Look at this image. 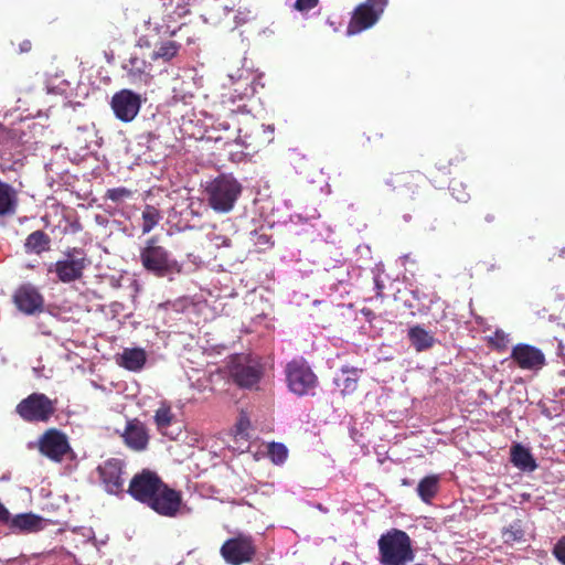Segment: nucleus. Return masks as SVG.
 <instances>
[{
  "label": "nucleus",
  "mask_w": 565,
  "mask_h": 565,
  "mask_svg": "<svg viewBox=\"0 0 565 565\" xmlns=\"http://www.w3.org/2000/svg\"><path fill=\"white\" fill-rule=\"evenodd\" d=\"M120 360V365L122 367L128 371L138 372L145 366L147 355L143 349H125Z\"/></svg>",
  "instance_id": "5701e85b"
},
{
  "label": "nucleus",
  "mask_w": 565,
  "mask_h": 565,
  "mask_svg": "<svg viewBox=\"0 0 565 565\" xmlns=\"http://www.w3.org/2000/svg\"><path fill=\"white\" fill-rule=\"evenodd\" d=\"M57 399L44 393H31L15 406V413L25 423H47L55 415Z\"/></svg>",
  "instance_id": "39448f33"
},
{
  "label": "nucleus",
  "mask_w": 565,
  "mask_h": 565,
  "mask_svg": "<svg viewBox=\"0 0 565 565\" xmlns=\"http://www.w3.org/2000/svg\"><path fill=\"white\" fill-rule=\"evenodd\" d=\"M124 68L127 71L128 76L136 81L149 74L150 64L142 57L131 55Z\"/></svg>",
  "instance_id": "c85d7f7f"
},
{
  "label": "nucleus",
  "mask_w": 565,
  "mask_h": 565,
  "mask_svg": "<svg viewBox=\"0 0 565 565\" xmlns=\"http://www.w3.org/2000/svg\"><path fill=\"white\" fill-rule=\"evenodd\" d=\"M385 183L403 198L415 200L426 184V178L418 171H403L391 175Z\"/></svg>",
  "instance_id": "9d476101"
},
{
  "label": "nucleus",
  "mask_w": 565,
  "mask_h": 565,
  "mask_svg": "<svg viewBox=\"0 0 565 565\" xmlns=\"http://www.w3.org/2000/svg\"><path fill=\"white\" fill-rule=\"evenodd\" d=\"M124 444L131 450L140 452L149 445V433L146 425L138 418L129 419L121 433Z\"/></svg>",
  "instance_id": "f3484780"
},
{
  "label": "nucleus",
  "mask_w": 565,
  "mask_h": 565,
  "mask_svg": "<svg viewBox=\"0 0 565 565\" xmlns=\"http://www.w3.org/2000/svg\"><path fill=\"white\" fill-rule=\"evenodd\" d=\"M511 359L523 370H539L545 364V356L540 349L523 343L512 349Z\"/></svg>",
  "instance_id": "a211bd4d"
},
{
  "label": "nucleus",
  "mask_w": 565,
  "mask_h": 565,
  "mask_svg": "<svg viewBox=\"0 0 565 565\" xmlns=\"http://www.w3.org/2000/svg\"><path fill=\"white\" fill-rule=\"evenodd\" d=\"M242 184L232 175L221 174L207 183L204 193L209 206L216 213L231 212L242 194Z\"/></svg>",
  "instance_id": "7ed1b4c3"
},
{
  "label": "nucleus",
  "mask_w": 565,
  "mask_h": 565,
  "mask_svg": "<svg viewBox=\"0 0 565 565\" xmlns=\"http://www.w3.org/2000/svg\"><path fill=\"white\" fill-rule=\"evenodd\" d=\"M231 380L241 388L256 386L263 375L262 365L248 355H233L227 364Z\"/></svg>",
  "instance_id": "0eeeda50"
},
{
  "label": "nucleus",
  "mask_w": 565,
  "mask_h": 565,
  "mask_svg": "<svg viewBox=\"0 0 565 565\" xmlns=\"http://www.w3.org/2000/svg\"><path fill=\"white\" fill-rule=\"evenodd\" d=\"M267 454L274 463L280 465L286 461V459L288 457V449L284 444L271 443L268 445Z\"/></svg>",
  "instance_id": "2f4dec72"
},
{
  "label": "nucleus",
  "mask_w": 565,
  "mask_h": 565,
  "mask_svg": "<svg viewBox=\"0 0 565 565\" xmlns=\"http://www.w3.org/2000/svg\"><path fill=\"white\" fill-rule=\"evenodd\" d=\"M556 256L564 258V257H565V247L559 248V249H558V252H557V254H556V253H554L552 256H550V258H548V259H550V260H554V259L556 258Z\"/></svg>",
  "instance_id": "79ce46f5"
},
{
  "label": "nucleus",
  "mask_w": 565,
  "mask_h": 565,
  "mask_svg": "<svg viewBox=\"0 0 565 565\" xmlns=\"http://www.w3.org/2000/svg\"><path fill=\"white\" fill-rule=\"evenodd\" d=\"M36 448L43 457L54 462H62L65 456L72 451L66 434L57 428L46 429L39 437Z\"/></svg>",
  "instance_id": "6e6552de"
},
{
  "label": "nucleus",
  "mask_w": 565,
  "mask_h": 565,
  "mask_svg": "<svg viewBox=\"0 0 565 565\" xmlns=\"http://www.w3.org/2000/svg\"><path fill=\"white\" fill-rule=\"evenodd\" d=\"M319 4V0H296L294 9L299 12H307Z\"/></svg>",
  "instance_id": "c9c22d12"
},
{
  "label": "nucleus",
  "mask_w": 565,
  "mask_h": 565,
  "mask_svg": "<svg viewBox=\"0 0 565 565\" xmlns=\"http://www.w3.org/2000/svg\"><path fill=\"white\" fill-rule=\"evenodd\" d=\"M221 554L226 563L241 565L249 562L255 554V546L249 536L238 535L227 540L221 547Z\"/></svg>",
  "instance_id": "f8f14e48"
},
{
  "label": "nucleus",
  "mask_w": 565,
  "mask_h": 565,
  "mask_svg": "<svg viewBox=\"0 0 565 565\" xmlns=\"http://www.w3.org/2000/svg\"><path fill=\"white\" fill-rule=\"evenodd\" d=\"M18 192L9 183L0 179V216L14 215L18 207Z\"/></svg>",
  "instance_id": "412c9836"
},
{
  "label": "nucleus",
  "mask_w": 565,
  "mask_h": 565,
  "mask_svg": "<svg viewBox=\"0 0 565 565\" xmlns=\"http://www.w3.org/2000/svg\"><path fill=\"white\" fill-rule=\"evenodd\" d=\"M66 258L57 260L49 271L54 270L58 280L68 284L83 277L84 269L88 265L85 254L79 248H72L65 253Z\"/></svg>",
  "instance_id": "1a4fd4ad"
},
{
  "label": "nucleus",
  "mask_w": 565,
  "mask_h": 565,
  "mask_svg": "<svg viewBox=\"0 0 565 565\" xmlns=\"http://www.w3.org/2000/svg\"><path fill=\"white\" fill-rule=\"evenodd\" d=\"M288 388L298 396L308 395L318 385V377L303 358L294 359L285 369Z\"/></svg>",
  "instance_id": "423d86ee"
},
{
  "label": "nucleus",
  "mask_w": 565,
  "mask_h": 565,
  "mask_svg": "<svg viewBox=\"0 0 565 565\" xmlns=\"http://www.w3.org/2000/svg\"><path fill=\"white\" fill-rule=\"evenodd\" d=\"M139 259L147 271L160 278L182 271V265L171 256L168 249L159 245L156 236L147 239L146 245L140 249Z\"/></svg>",
  "instance_id": "f03ea898"
},
{
  "label": "nucleus",
  "mask_w": 565,
  "mask_h": 565,
  "mask_svg": "<svg viewBox=\"0 0 565 565\" xmlns=\"http://www.w3.org/2000/svg\"><path fill=\"white\" fill-rule=\"evenodd\" d=\"M408 339L417 352H423L434 345V337L420 326H414L408 330Z\"/></svg>",
  "instance_id": "a878e982"
},
{
  "label": "nucleus",
  "mask_w": 565,
  "mask_h": 565,
  "mask_svg": "<svg viewBox=\"0 0 565 565\" xmlns=\"http://www.w3.org/2000/svg\"><path fill=\"white\" fill-rule=\"evenodd\" d=\"M236 427H237V433L243 434L249 427V419L246 416H241V418L238 419V422L236 424Z\"/></svg>",
  "instance_id": "58836bf2"
},
{
  "label": "nucleus",
  "mask_w": 565,
  "mask_h": 565,
  "mask_svg": "<svg viewBox=\"0 0 565 565\" xmlns=\"http://www.w3.org/2000/svg\"><path fill=\"white\" fill-rule=\"evenodd\" d=\"M198 12L205 23L217 24L226 15V7L222 0H200Z\"/></svg>",
  "instance_id": "aec40b11"
},
{
  "label": "nucleus",
  "mask_w": 565,
  "mask_h": 565,
  "mask_svg": "<svg viewBox=\"0 0 565 565\" xmlns=\"http://www.w3.org/2000/svg\"><path fill=\"white\" fill-rule=\"evenodd\" d=\"M439 490V477L437 475H430L423 478L417 486V493L419 498L429 503L431 499L437 494Z\"/></svg>",
  "instance_id": "cd10ccee"
},
{
  "label": "nucleus",
  "mask_w": 565,
  "mask_h": 565,
  "mask_svg": "<svg viewBox=\"0 0 565 565\" xmlns=\"http://www.w3.org/2000/svg\"><path fill=\"white\" fill-rule=\"evenodd\" d=\"M380 17L372 10L371 6L360 3L352 12L347 28L348 35H355L372 28Z\"/></svg>",
  "instance_id": "6ab92c4d"
},
{
  "label": "nucleus",
  "mask_w": 565,
  "mask_h": 565,
  "mask_svg": "<svg viewBox=\"0 0 565 565\" xmlns=\"http://www.w3.org/2000/svg\"><path fill=\"white\" fill-rule=\"evenodd\" d=\"M452 164H454V160L452 159H449L447 161V163H445L444 160H441V159L437 162V166H438L439 169H447L448 167H450Z\"/></svg>",
  "instance_id": "a19ab883"
},
{
  "label": "nucleus",
  "mask_w": 565,
  "mask_h": 565,
  "mask_svg": "<svg viewBox=\"0 0 565 565\" xmlns=\"http://www.w3.org/2000/svg\"><path fill=\"white\" fill-rule=\"evenodd\" d=\"M13 302L25 315H35L43 311L44 297L32 284H23L13 294Z\"/></svg>",
  "instance_id": "4468645a"
},
{
  "label": "nucleus",
  "mask_w": 565,
  "mask_h": 565,
  "mask_svg": "<svg viewBox=\"0 0 565 565\" xmlns=\"http://www.w3.org/2000/svg\"><path fill=\"white\" fill-rule=\"evenodd\" d=\"M375 284H376V288L379 289L377 295H380L381 290H382V285L380 284V281L377 279H375Z\"/></svg>",
  "instance_id": "c03bdc74"
},
{
  "label": "nucleus",
  "mask_w": 565,
  "mask_h": 565,
  "mask_svg": "<svg viewBox=\"0 0 565 565\" xmlns=\"http://www.w3.org/2000/svg\"><path fill=\"white\" fill-rule=\"evenodd\" d=\"M0 526H8L11 530H42L47 526V523L44 519L31 512L12 515L0 502Z\"/></svg>",
  "instance_id": "2eb2a0df"
},
{
  "label": "nucleus",
  "mask_w": 565,
  "mask_h": 565,
  "mask_svg": "<svg viewBox=\"0 0 565 565\" xmlns=\"http://www.w3.org/2000/svg\"><path fill=\"white\" fill-rule=\"evenodd\" d=\"M131 196L132 191L125 186L108 189L105 193V199L110 200L115 203L124 202L125 200L130 199Z\"/></svg>",
  "instance_id": "473e14b6"
},
{
  "label": "nucleus",
  "mask_w": 565,
  "mask_h": 565,
  "mask_svg": "<svg viewBox=\"0 0 565 565\" xmlns=\"http://www.w3.org/2000/svg\"><path fill=\"white\" fill-rule=\"evenodd\" d=\"M364 3L371 6L372 10L381 17L388 4V0H366Z\"/></svg>",
  "instance_id": "4c0bfd02"
},
{
  "label": "nucleus",
  "mask_w": 565,
  "mask_h": 565,
  "mask_svg": "<svg viewBox=\"0 0 565 565\" xmlns=\"http://www.w3.org/2000/svg\"><path fill=\"white\" fill-rule=\"evenodd\" d=\"M160 220V211L152 205H146L142 211V234L151 232L158 225Z\"/></svg>",
  "instance_id": "c756f323"
},
{
  "label": "nucleus",
  "mask_w": 565,
  "mask_h": 565,
  "mask_svg": "<svg viewBox=\"0 0 565 565\" xmlns=\"http://www.w3.org/2000/svg\"><path fill=\"white\" fill-rule=\"evenodd\" d=\"M491 345H493L495 349L502 351L505 350L509 343L508 335L501 331L497 330L494 334L490 338Z\"/></svg>",
  "instance_id": "72a5a7b5"
},
{
  "label": "nucleus",
  "mask_w": 565,
  "mask_h": 565,
  "mask_svg": "<svg viewBox=\"0 0 565 565\" xmlns=\"http://www.w3.org/2000/svg\"><path fill=\"white\" fill-rule=\"evenodd\" d=\"M553 555L565 565V536L562 537L553 547Z\"/></svg>",
  "instance_id": "e433bc0d"
},
{
  "label": "nucleus",
  "mask_w": 565,
  "mask_h": 565,
  "mask_svg": "<svg viewBox=\"0 0 565 565\" xmlns=\"http://www.w3.org/2000/svg\"><path fill=\"white\" fill-rule=\"evenodd\" d=\"M495 220H497V217H495V214H494V213L489 212V213H487V214L484 215V221H486L487 223H493V222H495Z\"/></svg>",
  "instance_id": "37998d69"
},
{
  "label": "nucleus",
  "mask_w": 565,
  "mask_h": 565,
  "mask_svg": "<svg viewBox=\"0 0 565 565\" xmlns=\"http://www.w3.org/2000/svg\"><path fill=\"white\" fill-rule=\"evenodd\" d=\"M505 534H509V536H512L514 534V532L510 531V532H505Z\"/></svg>",
  "instance_id": "a18cd8bd"
},
{
  "label": "nucleus",
  "mask_w": 565,
  "mask_h": 565,
  "mask_svg": "<svg viewBox=\"0 0 565 565\" xmlns=\"http://www.w3.org/2000/svg\"><path fill=\"white\" fill-rule=\"evenodd\" d=\"M459 188H462V183L458 181H452L450 183V190L454 198L459 202H467L470 198L469 193L466 192L463 189L460 190Z\"/></svg>",
  "instance_id": "f704fd0d"
},
{
  "label": "nucleus",
  "mask_w": 565,
  "mask_h": 565,
  "mask_svg": "<svg viewBox=\"0 0 565 565\" xmlns=\"http://www.w3.org/2000/svg\"><path fill=\"white\" fill-rule=\"evenodd\" d=\"M181 47L182 44L179 41L172 39L162 40L156 45L150 57L152 61L162 60L163 62H170L179 54Z\"/></svg>",
  "instance_id": "b1692460"
},
{
  "label": "nucleus",
  "mask_w": 565,
  "mask_h": 565,
  "mask_svg": "<svg viewBox=\"0 0 565 565\" xmlns=\"http://www.w3.org/2000/svg\"><path fill=\"white\" fill-rule=\"evenodd\" d=\"M379 550L382 565H403L414 558L406 532H386L379 540Z\"/></svg>",
  "instance_id": "20e7f679"
},
{
  "label": "nucleus",
  "mask_w": 565,
  "mask_h": 565,
  "mask_svg": "<svg viewBox=\"0 0 565 565\" xmlns=\"http://www.w3.org/2000/svg\"><path fill=\"white\" fill-rule=\"evenodd\" d=\"M50 237L42 230H38L28 235L24 249L26 253H33L40 255L50 247Z\"/></svg>",
  "instance_id": "bb28decb"
},
{
  "label": "nucleus",
  "mask_w": 565,
  "mask_h": 565,
  "mask_svg": "<svg viewBox=\"0 0 565 565\" xmlns=\"http://www.w3.org/2000/svg\"><path fill=\"white\" fill-rule=\"evenodd\" d=\"M274 130L273 126L253 122V125L246 129L238 128L236 141L247 151L258 152L263 147L274 140Z\"/></svg>",
  "instance_id": "9b49d317"
},
{
  "label": "nucleus",
  "mask_w": 565,
  "mask_h": 565,
  "mask_svg": "<svg viewBox=\"0 0 565 565\" xmlns=\"http://www.w3.org/2000/svg\"><path fill=\"white\" fill-rule=\"evenodd\" d=\"M32 50V42L30 40H23L19 44V53H29Z\"/></svg>",
  "instance_id": "ea45409f"
},
{
  "label": "nucleus",
  "mask_w": 565,
  "mask_h": 565,
  "mask_svg": "<svg viewBox=\"0 0 565 565\" xmlns=\"http://www.w3.org/2000/svg\"><path fill=\"white\" fill-rule=\"evenodd\" d=\"M128 493L163 516H175L182 504L181 493L171 489L149 469H143L132 477Z\"/></svg>",
  "instance_id": "f257e3e1"
},
{
  "label": "nucleus",
  "mask_w": 565,
  "mask_h": 565,
  "mask_svg": "<svg viewBox=\"0 0 565 565\" xmlns=\"http://www.w3.org/2000/svg\"><path fill=\"white\" fill-rule=\"evenodd\" d=\"M177 34V31H172L171 35L174 36Z\"/></svg>",
  "instance_id": "49530a36"
},
{
  "label": "nucleus",
  "mask_w": 565,
  "mask_h": 565,
  "mask_svg": "<svg viewBox=\"0 0 565 565\" xmlns=\"http://www.w3.org/2000/svg\"><path fill=\"white\" fill-rule=\"evenodd\" d=\"M511 461L515 467L522 470L534 471L537 467L530 450L520 444L511 448Z\"/></svg>",
  "instance_id": "393cba45"
},
{
  "label": "nucleus",
  "mask_w": 565,
  "mask_h": 565,
  "mask_svg": "<svg viewBox=\"0 0 565 565\" xmlns=\"http://www.w3.org/2000/svg\"><path fill=\"white\" fill-rule=\"evenodd\" d=\"M124 463L121 460L111 458L98 466L97 471L105 490L110 494H118L124 490L121 478Z\"/></svg>",
  "instance_id": "dca6fc26"
},
{
  "label": "nucleus",
  "mask_w": 565,
  "mask_h": 565,
  "mask_svg": "<svg viewBox=\"0 0 565 565\" xmlns=\"http://www.w3.org/2000/svg\"><path fill=\"white\" fill-rule=\"evenodd\" d=\"M110 106L115 116L119 120L129 122L138 115L141 106V98L130 89H121L114 94Z\"/></svg>",
  "instance_id": "ddd939ff"
},
{
  "label": "nucleus",
  "mask_w": 565,
  "mask_h": 565,
  "mask_svg": "<svg viewBox=\"0 0 565 565\" xmlns=\"http://www.w3.org/2000/svg\"><path fill=\"white\" fill-rule=\"evenodd\" d=\"M362 369L343 366L341 369V376L335 379V384L340 387L343 395H351L358 390V384Z\"/></svg>",
  "instance_id": "4be33fe9"
},
{
  "label": "nucleus",
  "mask_w": 565,
  "mask_h": 565,
  "mask_svg": "<svg viewBox=\"0 0 565 565\" xmlns=\"http://www.w3.org/2000/svg\"><path fill=\"white\" fill-rule=\"evenodd\" d=\"M174 418V415L171 411V407L167 404H162L154 414V423L160 431H164L171 424Z\"/></svg>",
  "instance_id": "7c9ffc66"
}]
</instances>
